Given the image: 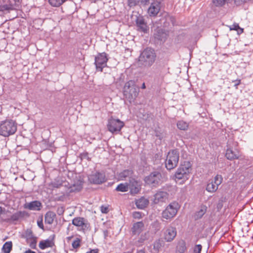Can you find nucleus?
Returning a JSON list of instances; mask_svg holds the SVG:
<instances>
[{
  "label": "nucleus",
  "mask_w": 253,
  "mask_h": 253,
  "mask_svg": "<svg viewBox=\"0 0 253 253\" xmlns=\"http://www.w3.org/2000/svg\"><path fill=\"white\" fill-rule=\"evenodd\" d=\"M192 165L189 161H185L176 170L175 173V179L178 180H182L183 182L189 179L191 171Z\"/></svg>",
  "instance_id": "obj_4"
},
{
  "label": "nucleus",
  "mask_w": 253,
  "mask_h": 253,
  "mask_svg": "<svg viewBox=\"0 0 253 253\" xmlns=\"http://www.w3.org/2000/svg\"><path fill=\"white\" fill-rule=\"evenodd\" d=\"M27 243L29 244L30 247L33 249H35L36 248L37 246V238L35 237L34 238H32L30 239L29 241H27Z\"/></svg>",
  "instance_id": "obj_36"
},
{
  "label": "nucleus",
  "mask_w": 253,
  "mask_h": 253,
  "mask_svg": "<svg viewBox=\"0 0 253 253\" xmlns=\"http://www.w3.org/2000/svg\"><path fill=\"white\" fill-rule=\"evenodd\" d=\"M83 188L82 183L81 182L77 184H73L70 185L68 188V193L77 192L80 191Z\"/></svg>",
  "instance_id": "obj_21"
},
{
  "label": "nucleus",
  "mask_w": 253,
  "mask_h": 253,
  "mask_svg": "<svg viewBox=\"0 0 253 253\" xmlns=\"http://www.w3.org/2000/svg\"><path fill=\"white\" fill-rule=\"evenodd\" d=\"M176 125L178 128L182 130H186L189 127V124L183 120L178 121Z\"/></svg>",
  "instance_id": "obj_28"
},
{
  "label": "nucleus",
  "mask_w": 253,
  "mask_h": 253,
  "mask_svg": "<svg viewBox=\"0 0 253 253\" xmlns=\"http://www.w3.org/2000/svg\"><path fill=\"white\" fill-rule=\"evenodd\" d=\"M55 217V214L51 211L47 212L44 217V222L46 224H51L53 223L54 219Z\"/></svg>",
  "instance_id": "obj_25"
},
{
  "label": "nucleus",
  "mask_w": 253,
  "mask_h": 253,
  "mask_svg": "<svg viewBox=\"0 0 253 253\" xmlns=\"http://www.w3.org/2000/svg\"><path fill=\"white\" fill-rule=\"evenodd\" d=\"M144 181L151 187H157L162 182V174L159 171H153L144 178Z\"/></svg>",
  "instance_id": "obj_7"
},
{
  "label": "nucleus",
  "mask_w": 253,
  "mask_h": 253,
  "mask_svg": "<svg viewBox=\"0 0 253 253\" xmlns=\"http://www.w3.org/2000/svg\"><path fill=\"white\" fill-rule=\"evenodd\" d=\"M179 154L177 150L170 151L166 160V168L168 170H171L175 168L178 163Z\"/></svg>",
  "instance_id": "obj_6"
},
{
  "label": "nucleus",
  "mask_w": 253,
  "mask_h": 253,
  "mask_svg": "<svg viewBox=\"0 0 253 253\" xmlns=\"http://www.w3.org/2000/svg\"><path fill=\"white\" fill-rule=\"evenodd\" d=\"M37 224L39 228L43 229V225L42 219H41V220H38L37 222Z\"/></svg>",
  "instance_id": "obj_45"
},
{
  "label": "nucleus",
  "mask_w": 253,
  "mask_h": 253,
  "mask_svg": "<svg viewBox=\"0 0 253 253\" xmlns=\"http://www.w3.org/2000/svg\"><path fill=\"white\" fill-rule=\"evenodd\" d=\"M125 125L124 123L119 119H110L108 121L107 128L112 133H118Z\"/></svg>",
  "instance_id": "obj_9"
},
{
  "label": "nucleus",
  "mask_w": 253,
  "mask_h": 253,
  "mask_svg": "<svg viewBox=\"0 0 253 253\" xmlns=\"http://www.w3.org/2000/svg\"><path fill=\"white\" fill-rule=\"evenodd\" d=\"M82 155L83 157L85 158L88 155V153H84L82 154Z\"/></svg>",
  "instance_id": "obj_53"
},
{
  "label": "nucleus",
  "mask_w": 253,
  "mask_h": 253,
  "mask_svg": "<svg viewBox=\"0 0 253 253\" xmlns=\"http://www.w3.org/2000/svg\"><path fill=\"white\" fill-rule=\"evenodd\" d=\"M139 87L133 80L126 83L123 88V94L125 98L130 102H133L139 93Z\"/></svg>",
  "instance_id": "obj_1"
},
{
  "label": "nucleus",
  "mask_w": 253,
  "mask_h": 253,
  "mask_svg": "<svg viewBox=\"0 0 253 253\" xmlns=\"http://www.w3.org/2000/svg\"><path fill=\"white\" fill-rule=\"evenodd\" d=\"M133 171L130 169H125L120 172L119 174V177L121 180H126L127 178L130 179L132 178Z\"/></svg>",
  "instance_id": "obj_20"
},
{
  "label": "nucleus",
  "mask_w": 253,
  "mask_h": 253,
  "mask_svg": "<svg viewBox=\"0 0 253 253\" xmlns=\"http://www.w3.org/2000/svg\"><path fill=\"white\" fill-rule=\"evenodd\" d=\"M100 210L103 213H107L109 212L108 207L106 206H101L100 207Z\"/></svg>",
  "instance_id": "obj_42"
},
{
  "label": "nucleus",
  "mask_w": 253,
  "mask_h": 253,
  "mask_svg": "<svg viewBox=\"0 0 253 253\" xmlns=\"http://www.w3.org/2000/svg\"><path fill=\"white\" fill-rule=\"evenodd\" d=\"M186 250V243L182 241L178 243L176 247V253H184Z\"/></svg>",
  "instance_id": "obj_26"
},
{
  "label": "nucleus",
  "mask_w": 253,
  "mask_h": 253,
  "mask_svg": "<svg viewBox=\"0 0 253 253\" xmlns=\"http://www.w3.org/2000/svg\"><path fill=\"white\" fill-rule=\"evenodd\" d=\"M98 253V249H92L90 250V251L87 252L86 253Z\"/></svg>",
  "instance_id": "obj_47"
},
{
  "label": "nucleus",
  "mask_w": 253,
  "mask_h": 253,
  "mask_svg": "<svg viewBox=\"0 0 253 253\" xmlns=\"http://www.w3.org/2000/svg\"><path fill=\"white\" fill-rule=\"evenodd\" d=\"M72 224L78 227V230L81 231L85 232L88 229L89 224L87 220L84 217H77L73 219Z\"/></svg>",
  "instance_id": "obj_11"
},
{
  "label": "nucleus",
  "mask_w": 253,
  "mask_h": 253,
  "mask_svg": "<svg viewBox=\"0 0 253 253\" xmlns=\"http://www.w3.org/2000/svg\"><path fill=\"white\" fill-rule=\"evenodd\" d=\"M136 24L138 31L147 33L148 30V27L143 17L140 16L137 17L136 20Z\"/></svg>",
  "instance_id": "obj_17"
},
{
  "label": "nucleus",
  "mask_w": 253,
  "mask_h": 253,
  "mask_svg": "<svg viewBox=\"0 0 253 253\" xmlns=\"http://www.w3.org/2000/svg\"><path fill=\"white\" fill-rule=\"evenodd\" d=\"M41 207V203L40 202L34 201L28 203L27 206H26V208L30 210L39 211L40 210Z\"/></svg>",
  "instance_id": "obj_22"
},
{
  "label": "nucleus",
  "mask_w": 253,
  "mask_h": 253,
  "mask_svg": "<svg viewBox=\"0 0 253 253\" xmlns=\"http://www.w3.org/2000/svg\"><path fill=\"white\" fill-rule=\"evenodd\" d=\"M88 180L91 183L100 184L106 181L104 173L100 172H96L89 175Z\"/></svg>",
  "instance_id": "obj_13"
},
{
  "label": "nucleus",
  "mask_w": 253,
  "mask_h": 253,
  "mask_svg": "<svg viewBox=\"0 0 253 253\" xmlns=\"http://www.w3.org/2000/svg\"><path fill=\"white\" fill-rule=\"evenodd\" d=\"M180 206L176 202L170 203L163 211L162 216L163 218L171 220L176 215Z\"/></svg>",
  "instance_id": "obj_5"
},
{
  "label": "nucleus",
  "mask_w": 253,
  "mask_h": 253,
  "mask_svg": "<svg viewBox=\"0 0 253 253\" xmlns=\"http://www.w3.org/2000/svg\"><path fill=\"white\" fill-rule=\"evenodd\" d=\"M17 129L16 122L12 119H6L0 123V135L8 137L14 134Z\"/></svg>",
  "instance_id": "obj_2"
},
{
  "label": "nucleus",
  "mask_w": 253,
  "mask_h": 253,
  "mask_svg": "<svg viewBox=\"0 0 253 253\" xmlns=\"http://www.w3.org/2000/svg\"><path fill=\"white\" fill-rule=\"evenodd\" d=\"M149 204V201L145 198L142 197L136 201L135 204L137 207L140 209H143Z\"/></svg>",
  "instance_id": "obj_23"
},
{
  "label": "nucleus",
  "mask_w": 253,
  "mask_h": 253,
  "mask_svg": "<svg viewBox=\"0 0 253 253\" xmlns=\"http://www.w3.org/2000/svg\"><path fill=\"white\" fill-rule=\"evenodd\" d=\"M81 239L79 237H76L72 243V247L75 249H78L81 246Z\"/></svg>",
  "instance_id": "obj_34"
},
{
  "label": "nucleus",
  "mask_w": 253,
  "mask_h": 253,
  "mask_svg": "<svg viewBox=\"0 0 253 253\" xmlns=\"http://www.w3.org/2000/svg\"><path fill=\"white\" fill-rule=\"evenodd\" d=\"M73 236L67 237L66 238V240H67V242H69L70 241V240H71V239L73 238Z\"/></svg>",
  "instance_id": "obj_52"
},
{
  "label": "nucleus",
  "mask_w": 253,
  "mask_h": 253,
  "mask_svg": "<svg viewBox=\"0 0 253 253\" xmlns=\"http://www.w3.org/2000/svg\"><path fill=\"white\" fill-rule=\"evenodd\" d=\"M51 247H52V243L49 240L42 241L39 243V247L42 250H44Z\"/></svg>",
  "instance_id": "obj_31"
},
{
  "label": "nucleus",
  "mask_w": 253,
  "mask_h": 253,
  "mask_svg": "<svg viewBox=\"0 0 253 253\" xmlns=\"http://www.w3.org/2000/svg\"><path fill=\"white\" fill-rule=\"evenodd\" d=\"M232 0H212V2L217 7L223 6L225 4L231 3Z\"/></svg>",
  "instance_id": "obj_30"
},
{
  "label": "nucleus",
  "mask_w": 253,
  "mask_h": 253,
  "mask_svg": "<svg viewBox=\"0 0 253 253\" xmlns=\"http://www.w3.org/2000/svg\"><path fill=\"white\" fill-rule=\"evenodd\" d=\"M67 0H48L49 4L53 7H59Z\"/></svg>",
  "instance_id": "obj_33"
},
{
  "label": "nucleus",
  "mask_w": 253,
  "mask_h": 253,
  "mask_svg": "<svg viewBox=\"0 0 253 253\" xmlns=\"http://www.w3.org/2000/svg\"><path fill=\"white\" fill-rule=\"evenodd\" d=\"M146 234H144V235H141L140 238H139L138 242L140 243H143L144 241L146 239Z\"/></svg>",
  "instance_id": "obj_44"
},
{
  "label": "nucleus",
  "mask_w": 253,
  "mask_h": 253,
  "mask_svg": "<svg viewBox=\"0 0 253 253\" xmlns=\"http://www.w3.org/2000/svg\"><path fill=\"white\" fill-rule=\"evenodd\" d=\"M132 216L135 219H141L142 218V213L139 211H134L132 213Z\"/></svg>",
  "instance_id": "obj_40"
},
{
  "label": "nucleus",
  "mask_w": 253,
  "mask_h": 253,
  "mask_svg": "<svg viewBox=\"0 0 253 253\" xmlns=\"http://www.w3.org/2000/svg\"><path fill=\"white\" fill-rule=\"evenodd\" d=\"M222 180L223 178L222 176L221 175L217 174L214 177V180L213 181L217 186H218L222 183Z\"/></svg>",
  "instance_id": "obj_35"
},
{
  "label": "nucleus",
  "mask_w": 253,
  "mask_h": 253,
  "mask_svg": "<svg viewBox=\"0 0 253 253\" xmlns=\"http://www.w3.org/2000/svg\"><path fill=\"white\" fill-rule=\"evenodd\" d=\"M162 246V244L161 241L160 240H158L154 242L153 244V248L156 251L158 252L161 248Z\"/></svg>",
  "instance_id": "obj_37"
},
{
  "label": "nucleus",
  "mask_w": 253,
  "mask_h": 253,
  "mask_svg": "<svg viewBox=\"0 0 253 253\" xmlns=\"http://www.w3.org/2000/svg\"><path fill=\"white\" fill-rule=\"evenodd\" d=\"M177 235L176 229L175 227L169 225L164 229V238L167 242H171Z\"/></svg>",
  "instance_id": "obj_12"
},
{
  "label": "nucleus",
  "mask_w": 253,
  "mask_h": 253,
  "mask_svg": "<svg viewBox=\"0 0 253 253\" xmlns=\"http://www.w3.org/2000/svg\"><path fill=\"white\" fill-rule=\"evenodd\" d=\"M25 211H18L14 213H13L10 218H6L3 219L4 221L9 222V221H16L19 219L24 217L25 215Z\"/></svg>",
  "instance_id": "obj_19"
},
{
  "label": "nucleus",
  "mask_w": 253,
  "mask_h": 253,
  "mask_svg": "<svg viewBox=\"0 0 253 253\" xmlns=\"http://www.w3.org/2000/svg\"><path fill=\"white\" fill-rule=\"evenodd\" d=\"M62 183L60 181H54L51 183V186L53 188H58L62 186Z\"/></svg>",
  "instance_id": "obj_41"
},
{
  "label": "nucleus",
  "mask_w": 253,
  "mask_h": 253,
  "mask_svg": "<svg viewBox=\"0 0 253 253\" xmlns=\"http://www.w3.org/2000/svg\"><path fill=\"white\" fill-rule=\"evenodd\" d=\"M24 253H36V252H34V251H32V250H31L30 249H29V250L26 251L24 252Z\"/></svg>",
  "instance_id": "obj_50"
},
{
  "label": "nucleus",
  "mask_w": 253,
  "mask_h": 253,
  "mask_svg": "<svg viewBox=\"0 0 253 253\" xmlns=\"http://www.w3.org/2000/svg\"><path fill=\"white\" fill-rule=\"evenodd\" d=\"M144 229V224L142 221L134 223L131 228V231L134 235H139Z\"/></svg>",
  "instance_id": "obj_18"
},
{
  "label": "nucleus",
  "mask_w": 253,
  "mask_h": 253,
  "mask_svg": "<svg viewBox=\"0 0 253 253\" xmlns=\"http://www.w3.org/2000/svg\"><path fill=\"white\" fill-rule=\"evenodd\" d=\"M26 236L27 238V241H29L30 239L35 238L34 236L32 231L31 230H28L26 232Z\"/></svg>",
  "instance_id": "obj_39"
},
{
  "label": "nucleus",
  "mask_w": 253,
  "mask_h": 253,
  "mask_svg": "<svg viewBox=\"0 0 253 253\" xmlns=\"http://www.w3.org/2000/svg\"><path fill=\"white\" fill-rule=\"evenodd\" d=\"M12 248V243L11 241L5 242L2 248V251L4 253H9Z\"/></svg>",
  "instance_id": "obj_29"
},
{
  "label": "nucleus",
  "mask_w": 253,
  "mask_h": 253,
  "mask_svg": "<svg viewBox=\"0 0 253 253\" xmlns=\"http://www.w3.org/2000/svg\"><path fill=\"white\" fill-rule=\"evenodd\" d=\"M156 54L154 49L147 47L141 53L139 56V61L145 67H150L155 62Z\"/></svg>",
  "instance_id": "obj_3"
},
{
  "label": "nucleus",
  "mask_w": 253,
  "mask_h": 253,
  "mask_svg": "<svg viewBox=\"0 0 253 253\" xmlns=\"http://www.w3.org/2000/svg\"><path fill=\"white\" fill-rule=\"evenodd\" d=\"M207 211V207L205 205H202L200 207V210L197 211L195 214V218L196 220L201 218L206 213Z\"/></svg>",
  "instance_id": "obj_24"
},
{
  "label": "nucleus",
  "mask_w": 253,
  "mask_h": 253,
  "mask_svg": "<svg viewBox=\"0 0 253 253\" xmlns=\"http://www.w3.org/2000/svg\"><path fill=\"white\" fill-rule=\"evenodd\" d=\"M239 25L237 23H234L232 26H231L230 29V30H235L237 31L238 29H239Z\"/></svg>",
  "instance_id": "obj_43"
},
{
  "label": "nucleus",
  "mask_w": 253,
  "mask_h": 253,
  "mask_svg": "<svg viewBox=\"0 0 253 253\" xmlns=\"http://www.w3.org/2000/svg\"><path fill=\"white\" fill-rule=\"evenodd\" d=\"M202 246L200 244L196 245L193 248V253H201Z\"/></svg>",
  "instance_id": "obj_38"
},
{
  "label": "nucleus",
  "mask_w": 253,
  "mask_h": 253,
  "mask_svg": "<svg viewBox=\"0 0 253 253\" xmlns=\"http://www.w3.org/2000/svg\"><path fill=\"white\" fill-rule=\"evenodd\" d=\"M128 189L131 194L135 195L138 193L141 189V185L134 178L129 179L128 183Z\"/></svg>",
  "instance_id": "obj_15"
},
{
  "label": "nucleus",
  "mask_w": 253,
  "mask_h": 253,
  "mask_svg": "<svg viewBox=\"0 0 253 253\" xmlns=\"http://www.w3.org/2000/svg\"><path fill=\"white\" fill-rule=\"evenodd\" d=\"M5 211L4 208H2L1 207H0V215L1 214Z\"/></svg>",
  "instance_id": "obj_51"
},
{
  "label": "nucleus",
  "mask_w": 253,
  "mask_h": 253,
  "mask_svg": "<svg viewBox=\"0 0 253 253\" xmlns=\"http://www.w3.org/2000/svg\"><path fill=\"white\" fill-rule=\"evenodd\" d=\"M108 61V55L105 52L98 53L95 57L94 64L97 71L102 72L104 68L107 66Z\"/></svg>",
  "instance_id": "obj_10"
},
{
  "label": "nucleus",
  "mask_w": 253,
  "mask_h": 253,
  "mask_svg": "<svg viewBox=\"0 0 253 253\" xmlns=\"http://www.w3.org/2000/svg\"><path fill=\"white\" fill-rule=\"evenodd\" d=\"M243 31H244V29L239 27V29H238V30H237V32L239 34H241L242 33H243Z\"/></svg>",
  "instance_id": "obj_49"
},
{
  "label": "nucleus",
  "mask_w": 253,
  "mask_h": 253,
  "mask_svg": "<svg viewBox=\"0 0 253 253\" xmlns=\"http://www.w3.org/2000/svg\"><path fill=\"white\" fill-rule=\"evenodd\" d=\"M140 2L142 4L146 5L149 3V0H140Z\"/></svg>",
  "instance_id": "obj_48"
},
{
  "label": "nucleus",
  "mask_w": 253,
  "mask_h": 253,
  "mask_svg": "<svg viewBox=\"0 0 253 253\" xmlns=\"http://www.w3.org/2000/svg\"><path fill=\"white\" fill-rule=\"evenodd\" d=\"M116 190L123 192L127 191L128 190V183L119 184L116 187Z\"/></svg>",
  "instance_id": "obj_32"
},
{
  "label": "nucleus",
  "mask_w": 253,
  "mask_h": 253,
  "mask_svg": "<svg viewBox=\"0 0 253 253\" xmlns=\"http://www.w3.org/2000/svg\"><path fill=\"white\" fill-rule=\"evenodd\" d=\"M218 186H217L212 181L208 183L206 187V190L210 192L213 193L218 189Z\"/></svg>",
  "instance_id": "obj_27"
},
{
  "label": "nucleus",
  "mask_w": 253,
  "mask_h": 253,
  "mask_svg": "<svg viewBox=\"0 0 253 253\" xmlns=\"http://www.w3.org/2000/svg\"><path fill=\"white\" fill-rule=\"evenodd\" d=\"M233 82L235 83L234 86L237 88L238 86L241 84V80H236L233 81Z\"/></svg>",
  "instance_id": "obj_46"
},
{
  "label": "nucleus",
  "mask_w": 253,
  "mask_h": 253,
  "mask_svg": "<svg viewBox=\"0 0 253 253\" xmlns=\"http://www.w3.org/2000/svg\"><path fill=\"white\" fill-rule=\"evenodd\" d=\"M160 2L154 1L152 2L148 9V13L151 17H156L160 10Z\"/></svg>",
  "instance_id": "obj_16"
},
{
  "label": "nucleus",
  "mask_w": 253,
  "mask_h": 253,
  "mask_svg": "<svg viewBox=\"0 0 253 253\" xmlns=\"http://www.w3.org/2000/svg\"><path fill=\"white\" fill-rule=\"evenodd\" d=\"M136 253H145L144 250H141L137 252Z\"/></svg>",
  "instance_id": "obj_55"
},
{
  "label": "nucleus",
  "mask_w": 253,
  "mask_h": 253,
  "mask_svg": "<svg viewBox=\"0 0 253 253\" xmlns=\"http://www.w3.org/2000/svg\"><path fill=\"white\" fill-rule=\"evenodd\" d=\"M141 88L142 89H145L146 88V86H145V84L144 83H143L142 84V86H141Z\"/></svg>",
  "instance_id": "obj_54"
},
{
  "label": "nucleus",
  "mask_w": 253,
  "mask_h": 253,
  "mask_svg": "<svg viewBox=\"0 0 253 253\" xmlns=\"http://www.w3.org/2000/svg\"><path fill=\"white\" fill-rule=\"evenodd\" d=\"M238 144L237 142L228 141L227 149L225 156L227 159L233 160L238 159L239 157V151L238 149Z\"/></svg>",
  "instance_id": "obj_8"
},
{
  "label": "nucleus",
  "mask_w": 253,
  "mask_h": 253,
  "mask_svg": "<svg viewBox=\"0 0 253 253\" xmlns=\"http://www.w3.org/2000/svg\"><path fill=\"white\" fill-rule=\"evenodd\" d=\"M169 194L163 191H158L154 195L153 203L155 204H161L166 203L169 198Z\"/></svg>",
  "instance_id": "obj_14"
}]
</instances>
